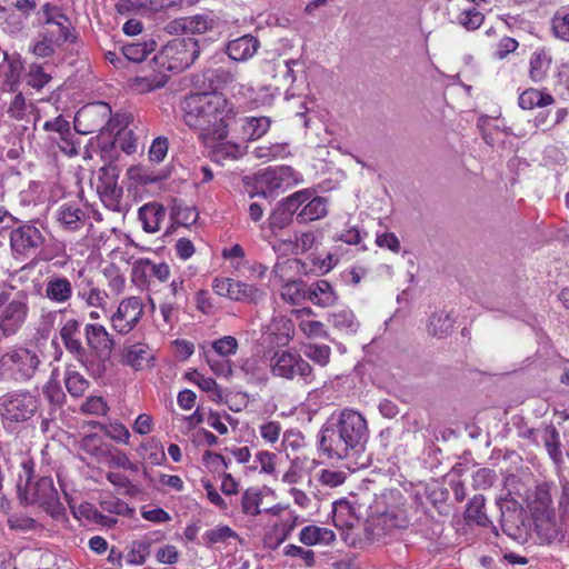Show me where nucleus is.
<instances>
[{
	"instance_id": "obj_1",
	"label": "nucleus",
	"mask_w": 569,
	"mask_h": 569,
	"mask_svg": "<svg viewBox=\"0 0 569 569\" xmlns=\"http://www.w3.org/2000/svg\"><path fill=\"white\" fill-rule=\"evenodd\" d=\"M369 440L366 418L357 410H335L318 435L320 457L329 461H357L363 456Z\"/></svg>"
},
{
	"instance_id": "obj_2",
	"label": "nucleus",
	"mask_w": 569,
	"mask_h": 569,
	"mask_svg": "<svg viewBox=\"0 0 569 569\" xmlns=\"http://www.w3.org/2000/svg\"><path fill=\"white\" fill-rule=\"evenodd\" d=\"M182 119L191 129L199 131L204 140H223L228 128L234 121L238 109L224 94L199 92L187 96L182 101Z\"/></svg>"
},
{
	"instance_id": "obj_3",
	"label": "nucleus",
	"mask_w": 569,
	"mask_h": 569,
	"mask_svg": "<svg viewBox=\"0 0 569 569\" xmlns=\"http://www.w3.org/2000/svg\"><path fill=\"white\" fill-rule=\"evenodd\" d=\"M399 491L385 492L375 498L368 508L365 530L371 539H379L393 529H403L409 525Z\"/></svg>"
},
{
	"instance_id": "obj_4",
	"label": "nucleus",
	"mask_w": 569,
	"mask_h": 569,
	"mask_svg": "<svg viewBox=\"0 0 569 569\" xmlns=\"http://www.w3.org/2000/svg\"><path fill=\"white\" fill-rule=\"evenodd\" d=\"M40 365L41 359L36 347L16 346L0 358V381L9 377L18 382L30 381Z\"/></svg>"
},
{
	"instance_id": "obj_5",
	"label": "nucleus",
	"mask_w": 569,
	"mask_h": 569,
	"mask_svg": "<svg viewBox=\"0 0 569 569\" xmlns=\"http://www.w3.org/2000/svg\"><path fill=\"white\" fill-rule=\"evenodd\" d=\"M200 51L198 39L193 37L176 38L163 46L153 59L166 70L179 73L194 63Z\"/></svg>"
},
{
	"instance_id": "obj_6",
	"label": "nucleus",
	"mask_w": 569,
	"mask_h": 569,
	"mask_svg": "<svg viewBox=\"0 0 569 569\" xmlns=\"http://www.w3.org/2000/svg\"><path fill=\"white\" fill-rule=\"evenodd\" d=\"M66 350L81 363L91 376L100 377L106 371V366L96 365L89 360V352L81 341V323L71 318L64 321L59 331Z\"/></svg>"
},
{
	"instance_id": "obj_7",
	"label": "nucleus",
	"mask_w": 569,
	"mask_h": 569,
	"mask_svg": "<svg viewBox=\"0 0 569 569\" xmlns=\"http://www.w3.org/2000/svg\"><path fill=\"white\" fill-rule=\"evenodd\" d=\"M19 497L24 505L38 503L53 518L60 517L64 511L51 477H42L34 483H28L27 491Z\"/></svg>"
},
{
	"instance_id": "obj_8",
	"label": "nucleus",
	"mask_w": 569,
	"mask_h": 569,
	"mask_svg": "<svg viewBox=\"0 0 569 569\" xmlns=\"http://www.w3.org/2000/svg\"><path fill=\"white\" fill-rule=\"evenodd\" d=\"M271 372L276 377L292 380L299 378L306 383L313 381L312 368L299 353L280 350L270 360Z\"/></svg>"
},
{
	"instance_id": "obj_9",
	"label": "nucleus",
	"mask_w": 569,
	"mask_h": 569,
	"mask_svg": "<svg viewBox=\"0 0 569 569\" xmlns=\"http://www.w3.org/2000/svg\"><path fill=\"white\" fill-rule=\"evenodd\" d=\"M29 315L27 295L19 292L9 300L6 293L0 295V330L4 337L20 331Z\"/></svg>"
},
{
	"instance_id": "obj_10",
	"label": "nucleus",
	"mask_w": 569,
	"mask_h": 569,
	"mask_svg": "<svg viewBox=\"0 0 569 569\" xmlns=\"http://www.w3.org/2000/svg\"><path fill=\"white\" fill-rule=\"evenodd\" d=\"M111 108L108 103L98 101L83 106L74 117V129L82 134L101 132L109 126Z\"/></svg>"
},
{
	"instance_id": "obj_11",
	"label": "nucleus",
	"mask_w": 569,
	"mask_h": 569,
	"mask_svg": "<svg viewBox=\"0 0 569 569\" xmlns=\"http://www.w3.org/2000/svg\"><path fill=\"white\" fill-rule=\"evenodd\" d=\"M39 401L30 392L6 395L0 398V415L6 420L21 422L30 419L37 411Z\"/></svg>"
},
{
	"instance_id": "obj_12",
	"label": "nucleus",
	"mask_w": 569,
	"mask_h": 569,
	"mask_svg": "<svg viewBox=\"0 0 569 569\" xmlns=\"http://www.w3.org/2000/svg\"><path fill=\"white\" fill-rule=\"evenodd\" d=\"M46 239L32 223L23 222L10 232V247L14 256L30 257L40 249Z\"/></svg>"
},
{
	"instance_id": "obj_13",
	"label": "nucleus",
	"mask_w": 569,
	"mask_h": 569,
	"mask_svg": "<svg viewBox=\"0 0 569 569\" xmlns=\"http://www.w3.org/2000/svg\"><path fill=\"white\" fill-rule=\"evenodd\" d=\"M212 289L221 297L241 302H257L263 297V291L258 287L231 278H214Z\"/></svg>"
},
{
	"instance_id": "obj_14",
	"label": "nucleus",
	"mask_w": 569,
	"mask_h": 569,
	"mask_svg": "<svg viewBox=\"0 0 569 569\" xmlns=\"http://www.w3.org/2000/svg\"><path fill=\"white\" fill-rule=\"evenodd\" d=\"M143 315V303L139 297L123 299L111 316L112 328L120 335L129 333Z\"/></svg>"
},
{
	"instance_id": "obj_15",
	"label": "nucleus",
	"mask_w": 569,
	"mask_h": 569,
	"mask_svg": "<svg viewBox=\"0 0 569 569\" xmlns=\"http://www.w3.org/2000/svg\"><path fill=\"white\" fill-rule=\"evenodd\" d=\"M303 197L305 193H293L277 203L266 222L272 234H277V231L284 229L292 222L293 216H297V211L301 207Z\"/></svg>"
},
{
	"instance_id": "obj_16",
	"label": "nucleus",
	"mask_w": 569,
	"mask_h": 569,
	"mask_svg": "<svg viewBox=\"0 0 569 569\" xmlns=\"http://www.w3.org/2000/svg\"><path fill=\"white\" fill-rule=\"evenodd\" d=\"M86 342L90 351L100 360L98 365H103L110 358L114 348V341L107 329L99 323H87L83 329Z\"/></svg>"
},
{
	"instance_id": "obj_17",
	"label": "nucleus",
	"mask_w": 569,
	"mask_h": 569,
	"mask_svg": "<svg viewBox=\"0 0 569 569\" xmlns=\"http://www.w3.org/2000/svg\"><path fill=\"white\" fill-rule=\"evenodd\" d=\"M41 12L46 24L59 29L58 34H56L54 30L49 31L53 40L56 39L58 42H73L76 40V36L71 32L70 19L62 12L60 7L46 3L42 6Z\"/></svg>"
},
{
	"instance_id": "obj_18",
	"label": "nucleus",
	"mask_w": 569,
	"mask_h": 569,
	"mask_svg": "<svg viewBox=\"0 0 569 569\" xmlns=\"http://www.w3.org/2000/svg\"><path fill=\"white\" fill-rule=\"evenodd\" d=\"M293 174L295 170L287 166L264 170L257 176V188H260L261 191H257L256 194L267 199L268 193L280 189L284 183H289Z\"/></svg>"
},
{
	"instance_id": "obj_19",
	"label": "nucleus",
	"mask_w": 569,
	"mask_h": 569,
	"mask_svg": "<svg viewBox=\"0 0 569 569\" xmlns=\"http://www.w3.org/2000/svg\"><path fill=\"white\" fill-rule=\"evenodd\" d=\"M73 296V286L69 278L51 274L44 280L43 297L54 305L69 303Z\"/></svg>"
},
{
	"instance_id": "obj_20",
	"label": "nucleus",
	"mask_w": 569,
	"mask_h": 569,
	"mask_svg": "<svg viewBox=\"0 0 569 569\" xmlns=\"http://www.w3.org/2000/svg\"><path fill=\"white\" fill-rule=\"evenodd\" d=\"M296 193H305L301 207L297 211V221L299 223H308L323 218L328 212L327 200L322 197L315 196L309 189L297 191Z\"/></svg>"
},
{
	"instance_id": "obj_21",
	"label": "nucleus",
	"mask_w": 569,
	"mask_h": 569,
	"mask_svg": "<svg viewBox=\"0 0 569 569\" xmlns=\"http://www.w3.org/2000/svg\"><path fill=\"white\" fill-rule=\"evenodd\" d=\"M271 122V119L264 116L236 118L232 121L244 141H253L263 137L269 131Z\"/></svg>"
},
{
	"instance_id": "obj_22",
	"label": "nucleus",
	"mask_w": 569,
	"mask_h": 569,
	"mask_svg": "<svg viewBox=\"0 0 569 569\" xmlns=\"http://www.w3.org/2000/svg\"><path fill=\"white\" fill-rule=\"evenodd\" d=\"M501 511V528L502 531L510 536L516 537L520 530V525H523V510L516 501H507L499 499L497 502Z\"/></svg>"
},
{
	"instance_id": "obj_23",
	"label": "nucleus",
	"mask_w": 569,
	"mask_h": 569,
	"mask_svg": "<svg viewBox=\"0 0 569 569\" xmlns=\"http://www.w3.org/2000/svg\"><path fill=\"white\" fill-rule=\"evenodd\" d=\"M260 48V41L252 34H244L233 39L227 44V53L230 59L243 62L252 58Z\"/></svg>"
},
{
	"instance_id": "obj_24",
	"label": "nucleus",
	"mask_w": 569,
	"mask_h": 569,
	"mask_svg": "<svg viewBox=\"0 0 569 569\" xmlns=\"http://www.w3.org/2000/svg\"><path fill=\"white\" fill-rule=\"evenodd\" d=\"M308 299L316 306L328 308L338 301V295L327 280H318L308 287Z\"/></svg>"
},
{
	"instance_id": "obj_25",
	"label": "nucleus",
	"mask_w": 569,
	"mask_h": 569,
	"mask_svg": "<svg viewBox=\"0 0 569 569\" xmlns=\"http://www.w3.org/2000/svg\"><path fill=\"white\" fill-rule=\"evenodd\" d=\"M150 360H152V356L148 348L142 343L128 346L123 350L122 362L137 371L151 367L152 365H150Z\"/></svg>"
},
{
	"instance_id": "obj_26",
	"label": "nucleus",
	"mask_w": 569,
	"mask_h": 569,
	"mask_svg": "<svg viewBox=\"0 0 569 569\" xmlns=\"http://www.w3.org/2000/svg\"><path fill=\"white\" fill-rule=\"evenodd\" d=\"M86 219L84 211L76 203H63L58 210V220L68 230L80 229Z\"/></svg>"
},
{
	"instance_id": "obj_27",
	"label": "nucleus",
	"mask_w": 569,
	"mask_h": 569,
	"mask_svg": "<svg viewBox=\"0 0 569 569\" xmlns=\"http://www.w3.org/2000/svg\"><path fill=\"white\" fill-rule=\"evenodd\" d=\"M335 538L336 536L332 530L316 525L306 526L299 535L300 542L306 546L329 545Z\"/></svg>"
},
{
	"instance_id": "obj_28",
	"label": "nucleus",
	"mask_w": 569,
	"mask_h": 569,
	"mask_svg": "<svg viewBox=\"0 0 569 569\" xmlns=\"http://www.w3.org/2000/svg\"><path fill=\"white\" fill-rule=\"evenodd\" d=\"M166 216L164 208L158 203L144 204L139 209V218L147 232L153 233L160 229V222Z\"/></svg>"
},
{
	"instance_id": "obj_29",
	"label": "nucleus",
	"mask_w": 569,
	"mask_h": 569,
	"mask_svg": "<svg viewBox=\"0 0 569 569\" xmlns=\"http://www.w3.org/2000/svg\"><path fill=\"white\" fill-rule=\"evenodd\" d=\"M551 58L543 50L535 51L529 59V78L531 81L542 82L549 72Z\"/></svg>"
},
{
	"instance_id": "obj_30",
	"label": "nucleus",
	"mask_w": 569,
	"mask_h": 569,
	"mask_svg": "<svg viewBox=\"0 0 569 569\" xmlns=\"http://www.w3.org/2000/svg\"><path fill=\"white\" fill-rule=\"evenodd\" d=\"M455 319L448 312H435L430 316L428 322V333L438 339H443L452 331Z\"/></svg>"
},
{
	"instance_id": "obj_31",
	"label": "nucleus",
	"mask_w": 569,
	"mask_h": 569,
	"mask_svg": "<svg viewBox=\"0 0 569 569\" xmlns=\"http://www.w3.org/2000/svg\"><path fill=\"white\" fill-rule=\"evenodd\" d=\"M328 321L340 332L353 335L359 328V322L349 309H341L329 315Z\"/></svg>"
},
{
	"instance_id": "obj_32",
	"label": "nucleus",
	"mask_w": 569,
	"mask_h": 569,
	"mask_svg": "<svg viewBox=\"0 0 569 569\" xmlns=\"http://www.w3.org/2000/svg\"><path fill=\"white\" fill-rule=\"evenodd\" d=\"M170 217L173 223L188 227L196 223V221L199 218V213L194 207L186 206L183 201L172 199L170 207Z\"/></svg>"
},
{
	"instance_id": "obj_33",
	"label": "nucleus",
	"mask_w": 569,
	"mask_h": 569,
	"mask_svg": "<svg viewBox=\"0 0 569 569\" xmlns=\"http://www.w3.org/2000/svg\"><path fill=\"white\" fill-rule=\"evenodd\" d=\"M553 97L549 93L542 92L538 89L529 88L525 90L518 99L520 108L531 110L536 107L543 108L552 104Z\"/></svg>"
},
{
	"instance_id": "obj_34",
	"label": "nucleus",
	"mask_w": 569,
	"mask_h": 569,
	"mask_svg": "<svg viewBox=\"0 0 569 569\" xmlns=\"http://www.w3.org/2000/svg\"><path fill=\"white\" fill-rule=\"evenodd\" d=\"M157 48V42L152 39L146 40L143 42H132L122 46L121 52L122 56L132 62H141L143 61L149 53L153 52Z\"/></svg>"
},
{
	"instance_id": "obj_35",
	"label": "nucleus",
	"mask_w": 569,
	"mask_h": 569,
	"mask_svg": "<svg viewBox=\"0 0 569 569\" xmlns=\"http://www.w3.org/2000/svg\"><path fill=\"white\" fill-rule=\"evenodd\" d=\"M542 441L551 460L557 465L562 463L563 458L561 451L560 436L553 425H548L543 429Z\"/></svg>"
},
{
	"instance_id": "obj_36",
	"label": "nucleus",
	"mask_w": 569,
	"mask_h": 569,
	"mask_svg": "<svg viewBox=\"0 0 569 569\" xmlns=\"http://www.w3.org/2000/svg\"><path fill=\"white\" fill-rule=\"evenodd\" d=\"M63 380L67 391L73 398L82 397L90 386L89 380L71 366L67 367Z\"/></svg>"
},
{
	"instance_id": "obj_37",
	"label": "nucleus",
	"mask_w": 569,
	"mask_h": 569,
	"mask_svg": "<svg viewBox=\"0 0 569 569\" xmlns=\"http://www.w3.org/2000/svg\"><path fill=\"white\" fill-rule=\"evenodd\" d=\"M203 78L209 82L208 88L212 90L211 92H217V89L234 81L236 72L229 68L219 67L216 69H207L203 72Z\"/></svg>"
},
{
	"instance_id": "obj_38",
	"label": "nucleus",
	"mask_w": 569,
	"mask_h": 569,
	"mask_svg": "<svg viewBox=\"0 0 569 569\" xmlns=\"http://www.w3.org/2000/svg\"><path fill=\"white\" fill-rule=\"evenodd\" d=\"M485 501L486 499L482 495H476L472 497L465 511V518L467 521L475 522L481 527H487L491 523L483 511Z\"/></svg>"
},
{
	"instance_id": "obj_39",
	"label": "nucleus",
	"mask_w": 569,
	"mask_h": 569,
	"mask_svg": "<svg viewBox=\"0 0 569 569\" xmlns=\"http://www.w3.org/2000/svg\"><path fill=\"white\" fill-rule=\"evenodd\" d=\"M133 274L137 273H151L160 281L164 282L169 279L170 268L167 263H152L149 259H139L133 264Z\"/></svg>"
},
{
	"instance_id": "obj_40",
	"label": "nucleus",
	"mask_w": 569,
	"mask_h": 569,
	"mask_svg": "<svg viewBox=\"0 0 569 569\" xmlns=\"http://www.w3.org/2000/svg\"><path fill=\"white\" fill-rule=\"evenodd\" d=\"M97 192L103 204L113 211L121 210L122 188L118 184L97 186Z\"/></svg>"
},
{
	"instance_id": "obj_41",
	"label": "nucleus",
	"mask_w": 569,
	"mask_h": 569,
	"mask_svg": "<svg viewBox=\"0 0 569 569\" xmlns=\"http://www.w3.org/2000/svg\"><path fill=\"white\" fill-rule=\"evenodd\" d=\"M551 30L556 38L569 41V9H559L551 19Z\"/></svg>"
},
{
	"instance_id": "obj_42",
	"label": "nucleus",
	"mask_w": 569,
	"mask_h": 569,
	"mask_svg": "<svg viewBox=\"0 0 569 569\" xmlns=\"http://www.w3.org/2000/svg\"><path fill=\"white\" fill-rule=\"evenodd\" d=\"M81 449L88 455L102 460V457L108 448L100 436L97 433H90L82 438L80 443Z\"/></svg>"
},
{
	"instance_id": "obj_43",
	"label": "nucleus",
	"mask_w": 569,
	"mask_h": 569,
	"mask_svg": "<svg viewBox=\"0 0 569 569\" xmlns=\"http://www.w3.org/2000/svg\"><path fill=\"white\" fill-rule=\"evenodd\" d=\"M262 500L261 493L258 489L249 488L241 497V509L243 513L249 516L260 515V502Z\"/></svg>"
},
{
	"instance_id": "obj_44",
	"label": "nucleus",
	"mask_w": 569,
	"mask_h": 569,
	"mask_svg": "<svg viewBox=\"0 0 569 569\" xmlns=\"http://www.w3.org/2000/svg\"><path fill=\"white\" fill-rule=\"evenodd\" d=\"M27 78V82L29 86L37 90H40L50 82L51 74L46 72L43 66L32 63L29 66Z\"/></svg>"
},
{
	"instance_id": "obj_45",
	"label": "nucleus",
	"mask_w": 569,
	"mask_h": 569,
	"mask_svg": "<svg viewBox=\"0 0 569 569\" xmlns=\"http://www.w3.org/2000/svg\"><path fill=\"white\" fill-rule=\"evenodd\" d=\"M102 272L108 280V287L111 292L116 296L122 293L126 287V279L120 270L114 264H110Z\"/></svg>"
},
{
	"instance_id": "obj_46",
	"label": "nucleus",
	"mask_w": 569,
	"mask_h": 569,
	"mask_svg": "<svg viewBox=\"0 0 569 569\" xmlns=\"http://www.w3.org/2000/svg\"><path fill=\"white\" fill-rule=\"evenodd\" d=\"M99 429L109 438L117 442L128 443L130 438L129 430L120 422H110L109 425L97 423Z\"/></svg>"
},
{
	"instance_id": "obj_47",
	"label": "nucleus",
	"mask_w": 569,
	"mask_h": 569,
	"mask_svg": "<svg viewBox=\"0 0 569 569\" xmlns=\"http://www.w3.org/2000/svg\"><path fill=\"white\" fill-rule=\"evenodd\" d=\"M483 20L485 16L476 9L465 10L458 17V22L469 31L477 30Z\"/></svg>"
},
{
	"instance_id": "obj_48",
	"label": "nucleus",
	"mask_w": 569,
	"mask_h": 569,
	"mask_svg": "<svg viewBox=\"0 0 569 569\" xmlns=\"http://www.w3.org/2000/svg\"><path fill=\"white\" fill-rule=\"evenodd\" d=\"M42 391L44 397L52 405L61 406L66 400V395L60 383L52 378L43 386Z\"/></svg>"
},
{
	"instance_id": "obj_49",
	"label": "nucleus",
	"mask_w": 569,
	"mask_h": 569,
	"mask_svg": "<svg viewBox=\"0 0 569 569\" xmlns=\"http://www.w3.org/2000/svg\"><path fill=\"white\" fill-rule=\"evenodd\" d=\"M237 533L228 526H219L213 529L207 530L204 539L208 545L226 542L230 538H236Z\"/></svg>"
},
{
	"instance_id": "obj_50",
	"label": "nucleus",
	"mask_w": 569,
	"mask_h": 569,
	"mask_svg": "<svg viewBox=\"0 0 569 569\" xmlns=\"http://www.w3.org/2000/svg\"><path fill=\"white\" fill-rule=\"evenodd\" d=\"M331 349L326 345H309L306 356L320 366H326L330 360Z\"/></svg>"
},
{
	"instance_id": "obj_51",
	"label": "nucleus",
	"mask_w": 569,
	"mask_h": 569,
	"mask_svg": "<svg viewBox=\"0 0 569 569\" xmlns=\"http://www.w3.org/2000/svg\"><path fill=\"white\" fill-rule=\"evenodd\" d=\"M150 553V546L144 541H134L131 550L127 555V560L133 565L144 563Z\"/></svg>"
},
{
	"instance_id": "obj_52",
	"label": "nucleus",
	"mask_w": 569,
	"mask_h": 569,
	"mask_svg": "<svg viewBox=\"0 0 569 569\" xmlns=\"http://www.w3.org/2000/svg\"><path fill=\"white\" fill-rule=\"evenodd\" d=\"M212 349L222 357L234 355L238 349V341L232 336H224L212 342Z\"/></svg>"
},
{
	"instance_id": "obj_53",
	"label": "nucleus",
	"mask_w": 569,
	"mask_h": 569,
	"mask_svg": "<svg viewBox=\"0 0 569 569\" xmlns=\"http://www.w3.org/2000/svg\"><path fill=\"white\" fill-rule=\"evenodd\" d=\"M300 330L309 338H328L325 325L317 320H301Z\"/></svg>"
},
{
	"instance_id": "obj_54",
	"label": "nucleus",
	"mask_w": 569,
	"mask_h": 569,
	"mask_svg": "<svg viewBox=\"0 0 569 569\" xmlns=\"http://www.w3.org/2000/svg\"><path fill=\"white\" fill-rule=\"evenodd\" d=\"M63 42H58L53 37L49 34V38L46 36L42 39L38 40L32 46V52L40 58L50 57L54 52V46H61Z\"/></svg>"
},
{
	"instance_id": "obj_55",
	"label": "nucleus",
	"mask_w": 569,
	"mask_h": 569,
	"mask_svg": "<svg viewBox=\"0 0 569 569\" xmlns=\"http://www.w3.org/2000/svg\"><path fill=\"white\" fill-rule=\"evenodd\" d=\"M302 286L303 283L301 281L287 282L281 289L282 299L291 305L298 303V301L305 296Z\"/></svg>"
},
{
	"instance_id": "obj_56",
	"label": "nucleus",
	"mask_w": 569,
	"mask_h": 569,
	"mask_svg": "<svg viewBox=\"0 0 569 569\" xmlns=\"http://www.w3.org/2000/svg\"><path fill=\"white\" fill-rule=\"evenodd\" d=\"M79 296L89 307L103 308L108 295L99 288H91L88 291H79Z\"/></svg>"
},
{
	"instance_id": "obj_57",
	"label": "nucleus",
	"mask_w": 569,
	"mask_h": 569,
	"mask_svg": "<svg viewBox=\"0 0 569 569\" xmlns=\"http://www.w3.org/2000/svg\"><path fill=\"white\" fill-rule=\"evenodd\" d=\"M496 473L488 468H481L472 475V487L475 489H486L493 485Z\"/></svg>"
},
{
	"instance_id": "obj_58",
	"label": "nucleus",
	"mask_w": 569,
	"mask_h": 569,
	"mask_svg": "<svg viewBox=\"0 0 569 569\" xmlns=\"http://www.w3.org/2000/svg\"><path fill=\"white\" fill-rule=\"evenodd\" d=\"M80 410L88 415H106L108 406L101 397H89L82 405Z\"/></svg>"
},
{
	"instance_id": "obj_59",
	"label": "nucleus",
	"mask_w": 569,
	"mask_h": 569,
	"mask_svg": "<svg viewBox=\"0 0 569 569\" xmlns=\"http://www.w3.org/2000/svg\"><path fill=\"white\" fill-rule=\"evenodd\" d=\"M8 527L11 530H21V531H28L32 530L36 527V520L18 513H11L8 516Z\"/></svg>"
},
{
	"instance_id": "obj_60",
	"label": "nucleus",
	"mask_w": 569,
	"mask_h": 569,
	"mask_svg": "<svg viewBox=\"0 0 569 569\" xmlns=\"http://www.w3.org/2000/svg\"><path fill=\"white\" fill-rule=\"evenodd\" d=\"M119 169L117 166L107 164L98 171L97 186L118 184Z\"/></svg>"
},
{
	"instance_id": "obj_61",
	"label": "nucleus",
	"mask_w": 569,
	"mask_h": 569,
	"mask_svg": "<svg viewBox=\"0 0 569 569\" xmlns=\"http://www.w3.org/2000/svg\"><path fill=\"white\" fill-rule=\"evenodd\" d=\"M168 152V139L163 137L156 138L149 149V158L151 161L161 162Z\"/></svg>"
},
{
	"instance_id": "obj_62",
	"label": "nucleus",
	"mask_w": 569,
	"mask_h": 569,
	"mask_svg": "<svg viewBox=\"0 0 569 569\" xmlns=\"http://www.w3.org/2000/svg\"><path fill=\"white\" fill-rule=\"evenodd\" d=\"M127 458L128 456L123 451L112 446H108L102 457V459L107 461L110 468H123Z\"/></svg>"
},
{
	"instance_id": "obj_63",
	"label": "nucleus",
	"mask_w": 569,
	"mask_h": 569,
	"mask_svg": "<svg viewBox=\"0 0 569 569\" xmlns=\"http://www.w3.org/2000/svg\"><path fill=\"white\" fill-rule=\"evenodd\" d=\"M322 485L335 488L342 485L346 480V473L337 470H322L319 477Z\"/></svg>"
},
{
	"instance_id": "obj_64",
	"label": "nucleus",
	"mask_w": 569,
	"mask_h": 569,
	"mask_svg": "<svg viewBox=\"0 0 569 569\" xmlns=\"http://www.w3.org/2000/svg\"><path fill=\"white\" fill-rule=\"evenodd\" d=\"M376 244L397 253L400 251V241L393 232L377 234Z\"/></svg>"
}]
</instances>
